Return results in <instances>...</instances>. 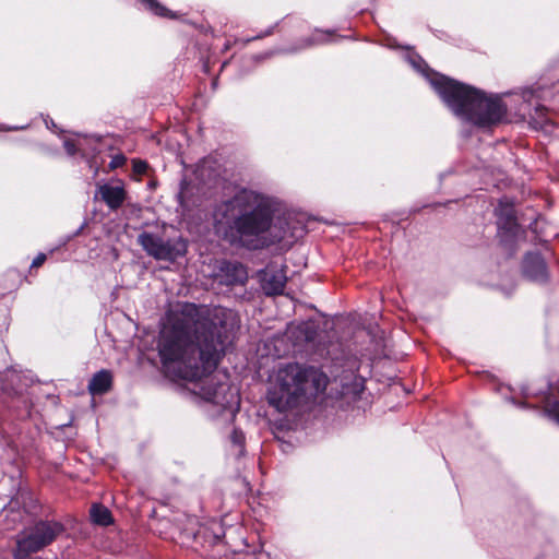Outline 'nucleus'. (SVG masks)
<instances>
[{
  "instance_id": "f257e3e1",
  "label": "nucleus",
  "mask_w": 559,
  "mask_h": 559,
  "mask_svg": "<svg viewBox=\"0 0 559 559\" xmlns=\"http://www.w3.org/2000/svg\"><path fill=\"white\" fill-rule=\"evenodd\" d=\"M236 329V314L222 307L183 304L170 311L158 341L166 373L194 382V393L219 404L218 392L224 386L211 371L233 342Z\"/></svg>"
},
{
  "instance_id": "f03ea898",
  "label": "nucleus",
  "mask_w": 559,
  "mask_h": 559,
  "mask_svg": "<svg viewBox=\"0 0 559 559\" xmlns=\"http://www.w3.org/2000/svg\"><path fill=\"white\" fill-rule=\"evenodd\" d=\"M276 201L253 190H240L224 201L217 209V216L229 222V237L249 249H260L271 243L302 236V227L292 226L294 222H274Z\"/></svg>"
},
{
  "instance_id": "7ed1b4c3",
  "label": "nucleus",
  "mask_w": 559,
  "mask_h": 559,
  "mask_svg": "<svg viewBox=\"0 0 559 559\" xmlns=\"http://www.w3.org/2000/svg\"><path fill=\"white\" fill-rule=\"evenodd\" d=\"M429 81L457 117L477 127L496 124L506 115L507 108L497 96L488 97L479 90L438 73L429 75Z\"/></svg>"
},
{
  "instance_id": "20e7f679",
  "label": "nucleus",
  "mask_w": 559,
  "mask_h": 559,
  "mask_svg": "<svg viewBox=\"0 0 559 559\" xmlns=\"http://www.w3.org/2000/svg\"><path fill=\"white\" fill-rule=\"evenodd\" d=\"M328 377L313 367L290 364L281 368L269 390V403L278 412L301 406L324 392Z\"/></svg>"
},
{
  "instance_id": "39448f33",
  "label": "nucleus",
  "mask_w": 559,
  "mask_h": 559,
  "mask_svg": "<svg viewBox=\"0 0 559 559\" xmlns=\"http://www.w3.org/2000/svg\"><path fill=\"white\" fill-rule=\"evenodd\" d=\"M63 525L55 521H40L16 537L15 559H25L50 545L63 532Z\"/></svg>"
},
{
  "instance_id": "423d86ee",
  "label": "nucleus",
  "mask_w": 559,
  "mask_h": 559,
  "mask_svg": "<svg viewBox=\"0 0 559 559\" xmlns=\"http://www.w3.org/2000/svg\"><path fill=\"white\" fill-rule=\"evenodd\" d=\"M138 242L156 260L174 262L187 253V241L182 237L164 239L155 234L143 233L139 235Z\"/></svg>"
},
{
  "instance_id": "0eeeda50",
  "label": "nucleus",
  "mask_w": 559,
  "mask_h": 559,
  "mask_svg": "<svg viewBox=\"0 0 559 559\" xmlns=\"http://www.w3.org/2000/svg\"><path fill=\"white\" fill-rule=\"evenodd\" d=\"M213 276L225 285L245 284L248 273L245 266L238 262L216 260Z\"/></svg>"
},
{
  "instance_id": "6e6552de",
  "label": "nucleus",
  "mask_w": 559,
  "mask_h": 559,
  "mask_svg": "<svg viewBox=\"0 0 559 559\" xmlns=\"http://www.w3.org/2000/svg\"><path fill=\"white\" fill-rule=\"evenodd\" d=\"M260 281L262 289L266 295L282 294L287 281L285 267L267 266L260 272Z\"/></svg>"
},
{
  "instance_id": "1a4fd4ad",
  "label": "nucleus",
  "mask_w": 559,
  "mask_h": 559,
  "mask_svg": "<svg viewBox=\"0 0 559 559\" xmlns=\"http://www.w3.org/2000/svg\"><path fill=\"white\" fill-rule=\"evenodd\" d=\"M523 275L530 281L544 283L548 277L547 266L538 253H528L522 264Z\"/></svg>"
},
{
  "instance_id": "9d476101",
  "label": "nucleus",
  "mask_w": 559,
  "mask_h": 559,
  "mask_svg": "<svg viewBox=\"0 0 559 559\" xmlns=\"http://www.w3.org/2000/svg\"><path fill=\"white\" fill-rule=\"evenodd\" d=\"M499 212V227L504 230L506 234H510L513 237H518L520 234V227L515 221L512 206H503L502 204L498 209Z\"/></svg>"
},
{
  "instance_id": "9b49d317",
  "label": "nucleus",
  "mask_w": 559,
  "mask_h": 559,
  "mask_svg": "<svg viewBox=\"0 0 559 559\" xmlns=\"http://www.w3.org/2000/svg\"><path fill=\"white\" fill-rule=\"evenodd\" d=\"M99 194L100 198L106 202V204L112 210H116L119 206H121L126 198L123 188L118 186L114 187L104 185L99 187Z\"/></svg>"
},
{
  "instance_id": "f8f14e48",
  "label": "nucleus",
  "mask_w": 559,
  "mask_h": 559,
  "mask_svg": "<svg viewBox=\"0 0 559 559\" xmlns=\"http://www.w3.org/2000/svg\"><path fill=\"white\" fill-rule=\"evenodd\" d=\"M112 377L108 370H100L94 374L88 383L91 394H104L111 388Z\"/></svg>"
},
{
  "instance_id": "ddd939ff",
  "label": "nucleus",
  "mask_w": 559,
  "mask_h": 559,
  "mask_svg": "<svg viewBox=\"0 0 559 559\" xmlns=\"http://www.w3.org/2000/svg\"><path fill=\"white\" fill-rule=\"evenodd\" d=\"M364 391V379L354 373L346 374L342 380L341 395L357 396Z\"/></svg>"
},
{
  "instance_id": "4468645a",
  "label": "nucleus",
  "mask_w": 559,
  "mask_h": 559,
  "mask_svg": "<svg viewBox=\"0 0 559 559\" xmlns=\"http://www.w3.org/2000/svg\"><path fill=\"white\" fill-rule=\"evenodd\" d=\"M91 519L98 525H108L111 522V514L104 506L93 504L91 508Z\"/></svg>"
},
{
  "instance_id": "2eb2a0df",
  "label": "nucleus",
  "mask_w": 559,
  "mask_h": 559,
  "mask_svg": "<svg viewBox=\"0 0 559 559\" xmlns=\"http://www.w3.org/2000/svg\"><path fill=\"white\" fill-rule=\"evenodd\" d=\"M148 10L154 12L156 15L159 16H169L174 17V15L170 13L168 9L163 7L160 3H158L156 0H142Z\"/></svg>"
},
{
  "instance_id": "dca6fc26",
  "label": "nucleus",
  "mask_w": 559,
  "mask_h": 559,
  "mask_svg": "<svg viewBox=\"0 0 559 559\" xmlns=\"http://www.w3.org/2000/svg\"><path fill=\"white\" fill-rule=\"evenodd\" d=\"M147 169V164L140 159L133 160V170L135 174L143 175Z\"/></svg>"
},
{
  "instance_id": "f3484780",
  "label": "nucleus",
  "mask_w": 559,
  "mask_h": 559,
  "mask_svg": "<svg viewBox=\"0 0 559 559\" xmlns=\"http://www.w3.org/2000/svg\"><path fill=\"white\" fill-rule=\"evenodd\" d=\"M63 145L69 155H74L80 150L76 143L72 140H66Z\"/></svg>"
},
{
  "instance_id": "a211bd4d",
  "label": "nucleus",
  "mask_w": 559,
  "mask_h": 559,
  "mask_svg": "<svg viewBox=\"0 0 559 559\" xmlns=\"http://www.w3.org/2000/svg\"><path fill=\"white\" fill-rule=\"evenodd\" d=\"M547 413L559 424V402L554 403L547 408Z\"/></svg>"
},
{
  "instance_id": "6ab92c4d",
  "label": "nucleus",
  "mask_w": 559,
  "mask_h": 559,
  "mask_svg": "<svg viewBox=\"0 0 559 559\" xmlns=\"http://www.w3.org/2000/svg\"><path fill=\"white\" fill-rule=\"evenodd\" d=\"M126 163V157L123 155H116L112 157L109 166L111 169L121 167Z\"/></svg>"
},
{
  "instance_id": "aec40b11",
  "label": "nucleus",
  "mask_w": 559,
  "mask_h": 559,
  "mask_svg": "<svg viewBox=\"0 0 559 559\" xmlns=\"http://www.w3.org/2000/svg\"><path fill=\"white\" fill-rule=\"evenodd\" d=\"M45 260L46 255L44 253H40L33 260L32 266L38 267L45 262Z\"/></svg>"
},
{
  "instance_id": "412c9836",
  "label": "nucleus",
  "mask_w": 559,
  "mask_h": 559,
  "mask_svg": "<svg viewBox=\"0 0 559 559\" xmlns=\"http://www.w3.org/2000/svg\"><path fill=\"white\" fill-rule=\"evenodd\" d=\"M535 96V91L533 88H526L523 91L522 97L525 102H530Z\"/></svg>"
},
{
  "instance_id": "4be33fe9",
  "label": "nucleus",
  "mask_w": 559,
  "mask_h": 559,
  "mask_svg": "<svg viewBox=\"0 0 559 559\" xmlns=\"http://www.w3.org/2000/svg\"><path fill=\"white\" fill-rule=\"evenodd\" d=\"M233 441L239 445L243 442V436L241 432L235 431L233 435Z\"/></svg>"
},
{
  "instance_id": "5701e85b",
  "label": "nucleus",
  "mask_w": 559,
  "mask_h": 559,
  "mask_svg": "<svg viewBox=\"0 0 559 559\" xmlns=\"http://www.w3.org/2000/svg\"><path fill=\"white\" fill-rule=\"evenodd\" d=\"M542 110H543V108L536 107V112H539Z\"/></svg>"
}]
</instances>
